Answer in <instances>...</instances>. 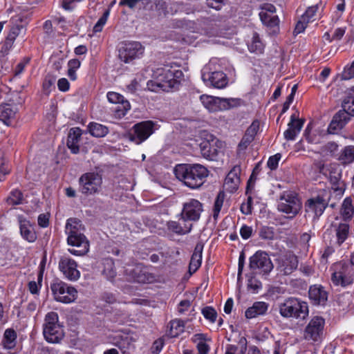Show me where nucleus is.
<instances>
[{"mask_svg":"<svg viewBox=\"0 0 354 354\" xmlns=\"http://www.w3.org/2000/svg\"><path fill=\"white\" fill-rule=\"evenodd\" d=\"M249 268L250 270L259 272L260 274H267L270 272L274 266L266 252L257 251L250 258Z\"/></svg>","mask_w":354,"mask_h":354,"instance_id":"12","label":"nucleus"},{"mask_svg":"<svg viewBox=\"0 0 354 354\" xmlns=\"http://www.w3.org/2000/svg\"><path fill=\"white\" fill-rule=\"evenodd\" d=\"M89 133L94 137L102 138L109 133L106 126L96 122H91L88 126Z\"/></svg>","mask_w":354,"mask_h":354,"instance_id":"35","label":"nucleus"},{"mask_svg":"<svg viewBox=\"0 0 354 354\" xmlns=\"http://www.w3.org/2000/svg\"><path fill=\"white\" fill-rule=\"evenodd\" d=\"M20 233L22 237L28 242H34L37 239L36 233L28 221L19 220Z\"/></svg>","mask_w":354,"mask_h":354,"instance_id":"30","label":"nucleus"},{"mask_svg":"<svg viewBox=\"0 0 354 354\" xmlns=\"http://www.w3.org/2000/svg\"><path fill=\"white\" fill-rule=\"evenodd\" d=\"M324 151L329 152L331 154L337 151L338 145L334 142H329L324 147Z\"/></svg>","mask_w":354,"mask_h":354,"instance_id":"59","label":"nucleus"},{"mask_svg":"<svg viewBox=\"0 0 354 354\" xmlns=\"http://www.w3.org/2000/svg\"><path fill=\"white\" fill-rule=\"evenodd\" d=\"M77 264L73 259L64 257L59 262V268L64 277L70 281H77L80 277Z\"/></svg>","mask_w":354,"mask_h":354,"instance_id":"18","label":"nucleus"},{"mask_svg":"<svg viewBox=\"0 0 354 354\" xmlns=\"http://www.w3.org/2000/svg\"><path fill=\"white\" fill-rule=\"evenodd\" d=\"M102 264L104 267L102 274L108 280L113 281L116 276L115 264L113 259L109 258L104 259Z\"/></svg>","mask_w":354,"mask_h":354,"instance_id":"34","label":"nucleus"},{"mask_svg":"<svg viewBox=\"0 0 354 354\" xmlns=\"http://www.w3.org/2000/svg\"><path fill=\"white\" fill-rule=\"evenodd\" d=\"M303 124L304 120L297 119L295 115H292L290 121L288 124V129L283 133L285 139L287 140H294L301 131Z\"/></svg>","mask_w":354,"mask_h":354,"instance_id":"25","label":"nucleus"},{"mask_svg":"<svg viewBox=\"0 0 354 354\" xmlns=\"http://www.w3.org/2000/svg\"><path fill=\"white\" fill-rule=\"evenodd\" d=\"M16 111L10 104L0 106V121L6 125L11 124V120L15 118Z\"/></svg>","mask_w":354,"mask_h":354,"instance_id":"32","label":"nucleus"},{"mask_svg":"<svg viewBox=\"0 0 354 354\" xmlns=\"http://www.w3.org/2000/svg\"><path fill=\"white\" fill-rule=\"evenodd\" d=\"M192 226V223H187L186 222H185L183 225L176 221H169L167 223V227L171 232L180 235L189 233Z\"/></svg>","mask_w":354,"mask_h":354,"instance_id":"33","label":"nucleus"},{"mask_svg":"<svg viewBox=\"0 0 354 354\" xmlns=\"http://www.w3.org/2000/svg\"><path fill=\"white\" fill-rule=\"evenodd\" d=\"M254 139L247 134L245 133L242 138L240 143L239 144L238 148L239 151L245 150L248 146L252 142Z\"/></svg>","mask_w":354,"mask_h":354,"instance_id":"54","label":"nucleus"},{"mask_svg":"<svg viewBox=\"0 0 354 354\" xmlns=\"http://www.w3.org/2000/svg\"><path fill=\"white\" fill-rule=\"evenodd\" d=\"M324 326L325 319L322 317H313L304 330V339L310 343L321 342L324 337Z\"/></svg>","mask_w":354,"mask_h":354,"instance_id":"7","label":"nucleus"},{"mask_svg":"<svg viewBox=\"0 0 354 354\" xmlns=\"http://www.w3.org/2000/svg\"><path fill=\"white\" fill-rule=\"evenodd\" d=\"M29 62V57H24L20 62L17 64L13 71L14 77H19L21 75Z\"/></svg>","mask_w":354,"mask_h":354,"instance_id":"48","label":"nucleus"},{"mask_svg":"<svg viewBox=\"0 0 354 354\" xmlns=\"http://www.w3.org/2000/svg\"><path fill=\"white\" fill-rule=\"evenodd\" d=\"M191 303L189 300L185 299L180 302L178 311L179 313L183 314L188 310L190 307Z\"/></svg>","mask_w":354,"mask_h":354,"instance_id":"61","label":"nucleus"},{"mask_svg":"<svg viewBox=\"0 0 354 354\" xmlns=\"http://www.w3.org/2000/svg\"><path fill=\"white\" fill-rule=\"evenodd\" d=\"M21 29H23L22 26L16 25L12 26L6 37L5 44L11 46L16 37L19 35Z\"/></svg>","mask_w":354,"mask_h":354,"instance_id":"46","label":"nucleus"},{"mask_svg":"<svg viewBox=\"0 0 354 354\" xmlns=\"http://www.w3.org/2000/svg\"><path fill=\"white\" fill-rule=\"evenodd\" d=\"M185 322L180 319H174L170 322V329L168 335L171 337H176L184 332Z\"/></svg>","mask_w":354,"mask_h":354,"instance_id":"37","label":"nucleus"},{"mask_svg":"<svg viewBox=\"0 0 354 354\" xmlns=\"http://www.w3.org/2000/svg\"><path fill=\"white\" fill-rule=\"evenodd\" d=\"M82 225L77 218H70L67 220L65 232L68 235L67 243L76 248H69L68 252L75 256L86 254L89 250V242L81 232Z\"/></svg>","mask_w":354,"mask_h":354,"instance_id":"2","label":"nucleus"},{"mask_svg":"<svg viewBox=\"0 0 354 354\" xmlns=\"http://www.w3.org/2000/svg\"><path fill=\"white\" fill-rule=\"evenodd\" d=\"M82 136V131L80 128L71 129L67 138V147L73 153H77L80 151L79 141Z\"/></svg>","mask_w":354,"mask_h":354,"instance_id":"28","label":"nucleus"},{"mask_svg":"<svg viewBox=\"0 0 354 354\" xmlns=\"http://www.w3.org/2000/svg\"><path fill=\"white\" fill-rule=\"evenodd\" d=\"M147 4H151V8L155 6V9L158 11L162 12L166 15L169 13L168 6L169 3L165 1V0H146Z\"/></svg>","mask_w":354,"mask_h":354,"instance_id":"44","label":"nucleus"},{"mask_svg":"<svg viewBox=\"0 0 354 354\" xmlns=\"http://www.w3.org/2000/svg\"><path fill=\"white\" fill-rule=\"evenodd\" d=\"M342 108L346 110L351 116H354V97L349 99L348 101H344Z\"/></svg>","mask_w":354,"mask_h":354,"instance_id":"55","label":"nucleus"},{"mask_svg":"<svg viewBox=\"0 0 354 354\" xmlns=\"http://www.w3.org/2000/svg\"><path fill=\"white\" fill-rule=\"evenodd\" d=\"M174 172L179 180L191 189L200 187L209 174L208 169L201 164H179Z\"/></svg>","mask_w":354,"mask_h":354,"instance_id":"1","label":"nucleus"},{"mask_svg":"<svg viewBox=\"0 0 354 354\" xmlns=\"http://www.w3.org/2000/svg\"><path fill=\"white\" fill-rule=\"evenodd\" d=\"M259 17L263 24L268 26L275 27L279 24V21L278 17L274 14L261 11L259 13Z\"/></svg>","mask_w":354,"mask_h":354,"instance_id":"41","label":"nucleus"},{"mask_svg":"<svg viewBox=\"0 0 354 354\" xmlns=\"http://www.w3.org/2000/svg\"><path fill=\"white\" fill-rule=\"evenodd\" d=\"M214 65L209 62L202 70V80L209 86L223 88L228 84V78L225 73L221 71H213Z\"/></svg>","mask_w":354,"mask_h":354,"instance_id":"8","label":"nucleus"},{"mask_svg":"<svg viewBox=\"0 0 354 354\" xmlns=\"http://www.w3.org/2000/svg\"><path fill=\"white\" fill-rule=\"evenodd\" d=\"M341 214L345 221L351 219L354 214V207L352 205V200L351 198H346L342 203Z\"/></svg>","mask_w":354,"mask_h":354,"instance_id":"38","label":"nucleus"},{"mask_svg":"<svg viewBox=\"0 0 354 354\" xmlns=\"http://www.w3.org/2000/svg\"><path fill=\"white\" fill-rule=\"evenodd\" d=\"M328 206V201L324 196L318 195L308 199L305 203L307 214H312L313 218H318Z\"/></svg>","mask_w":354,"mask_h":354,"instance_id":"16","label":"nucleus"},{"mask_svg":"<svg viewBox=\"0 0 354 354\" xmlns=\"http://www.w3.org/2000/svg\"><path fill=\"white\" fill-rule=\"evenodd\" d=\"M225 198V194L223 191L219 192L216 197L213 207V217L215 220H216L219 216L220 212L223 205Z\"/></svg>","mask_w":354,"mask_h":354,"instance_id":"43","label":"nucleus"},{"mask_svg":"<svg viewBox=\"0 0 354 354\" xmlns=\"http://www.w3.org/2000/svg\"><path fill=\"white\" fill-rule=\"evenodd\" d=\"M350 116L351 115L344 108L339 111L333 116L328 127V131L330 133H335V131L342 129L349 120Z\"/></svg>","mask_w":354,"mask_h":354,"instance_id":"23","label":"nucleus"},{"mask_svg":"<svg viewBox=\"0 0 354 354\" xmlns=\"http://www.w3.org/2000/svg\"><path fill=\"white\" fill-rule=\"evenodd\" d=\"M354 268L348 263H339L334 266L331 281L334 286L345 288L353 283Z\"/></svg>","mask_w":354,"mask_h":354,"instance_id":"10","label":"nucleus"},{"mask_svg":"<svg viewBox=\"0 0 354 354\" xmlns=\"http://www.w3.org/2000/svg\"><path fill=\"white\" fill-rule=\"evenodd\" d=\"M318 7L317 6H310L309 7L305 13L301 16V19L306 23H308L311 21H313V17L315 15L317 11Z\"/></svg>","mask_w":354,"mask_h":354,"instance_id":"50","label":"nucleus"},{"mask_svg":"<svg viewBox=\"0 0 354 354\" xmlns=\"http://www.w3.org/2000/svg\"><path fill=\"white\" fill-rule=\"evenodd\" d=\"M154 122L151 120L136 124L129 133L130 140L139 145L146 140L153 133Z\"/></svg>","mask_w":354,"mask_h":354,"instance_id":"14","label":"nucleus"},{"mask_svg":"<svg viewBox=\"0 0 354 354\" xmlns=\"http://www.w3.org/2000/svg\"><path fill=\"white\" fill-rule=\"evenodd\" d=\"M252 233V228L250 226L244 225L240 230V234L243 239H249Z\"/></svg>","mask_w":354,"mask_h":354,"instance_id":"56","label":"nucleus"},{"mask_svg":"<svg viewBox=\"0 0 354 354\" xmlns=\"http://www.w3.org/2000/svg\"><path fill=\"white\" fill-rule=\"evenodd\" d=\"M329 180L333 189L341 193L344 190V185L341 182L342 170L337 164H330L328 168Z\"/></svg>","mask_w":354,"mask_h":354,"instance_id":"24","label":"nucleus"},{"mask_svg":"<svg viewBox=\"0 0 354 354\" xmlns=\"http://www.w3.org/2000/svg\"><path fill=\"white\" fill-rule=\"evenodd\" d=\"M203 210V205L200 201L190 199L183 204L180 218L184 222L197 221Z\"/></svg>","mask_w":354,"mask_h":354,"instance_id":"15","label":"nucleus"},{"mask_svg":"<svg viewBox=\"0 0 354 354\" xmlns=\"http://www.w3.org/2000/svg\"><path fill=\"white\" fill-rule=\"evenodd\" d=\"M202 314L207 319H209L212 323L215 322L217 313L216 311L210 306H207L202 310Z\"/></svg>","mask_w":354,"mask_h":354,"instance_id":"49","label":"nucleus"},{"mask_svg":"<svg viewBox=\"0 0 354 354\" xmlns=\"http://www.w3.org/2000/svg\"><path fill=\"white\" fill-rule=\"evenodd\" d=\"M301 208V203L297 195L292 192H285L279 197L277 209L279 211L295 216Z\"/></svg>","mask_w":354,"mask_h":354,"instance_id":"11","label":"nucleus"},{"mask_svg":"<svg viewBox=\"0 0 354 354\" xmlns=\"http://www.w3.org/2000/svg\"><path fill=\"white\" fill-rule=\"evenodd\" d=\"M102 299L110 304H114L116 302V298L113 293L111 292H104L102 295Z\"/></svg>","mask_w":354,"mask_h":354,"instance_id":"64","label":"nucleus"},{"mask_svg":"<svg viewBox=\"0 0 354 354\" xmlns=\"http://www.w3.org/2000/svg\"><path fill=\"white\" fill-rule=\"evenodd\" d=\"M218 140L212 135L202 140L199 146L203 157L210 160H215L218 153Z\"/></svg>","mask_w":354,"mask_h":354,"instance_id":"17","label":"nucleus"},{"mask_svg":"<svg viewBox=\"0 0 354 354\" xmlns=\"http://www.w3.org/2000/svg\"><path fill=\"white\" fill-rule=\"evenodd\" d=\"M248 348V342L245 337L239 340V346L227 344L225 354H245Z\"/></svg>","mask_w":354,"mask_h":354,"instance_id":"31","label":"nucleus"},{"mask_svg":"<svg viewBox=\"0 0 354 354\" xmlns=\"http://www.w3.org/2000/svg\"><path fill=\"white\" fill-rule=\"evenodd\" d=\"M309 298L315 304L324 305L328 299V293L321 286L314 285L310 287Z\"/></svg>","mask_w":354,"mask_h":354,"instance_id":"26","label":"nucleus"},{"mask_svg":"<svg viewBox=\"0 0 354 354\" xmlns=\"http://www.w3.org/2000/svg\"><path fill=\"white\" fill-rule=\"evenodd\" d=\"M353 77H354V62L349 68L344 69L342 74L343 80H350Z\"/></svg>","mask_w":354,"mask_h":354,"instance_id":"57","label":"nucleus"},{"mask_svg":"<svg viewBox=\"0 0 354 354\" xmlns=\"http://www.w3.org/2000/svg\"><path fill=\"white\" fill-rule=\"evenodd\" d=\"M203 250V244L198 243L195 246L189 266V271L191 274L195 272L201 265Z\"/></svg>","mask_w":354,"mask_h":354,"instance_id":"29","label":"nucleus"},{"mask_svg":"<svg viewBox=\"0 0 354 354\" xmlns=\"http://www.w3.org/2000/svg\"><path fill=\"white\" fill-rule=\"evenodd\" d=\"M110 15V9L108 8L105 10L102 16L98 19L97 23L95 24L93 27L94 32H100L102 30L104 26L106 24L109 16Z\"/></svg>","mask_w":354,"mask_h":354,"instance_id":"47","label":"nucleus"},{"mask_svg":"<svg viewBox=\"0 0 354 354\" xmlns=\"http://www.w3.org/2000/svg\"><path fill=\"white\" fill-rule=\"evenodd\" d=\"M49 224V217L48 214H41L38 216V225L42 227H46Z\"/></svg>","mask_w":354,"mask_h":354,"instance_id":"60","label":"nucleus"},{"mask_svg":"<svg viewBox=\"0 0 354 354\" xmlns=\"http://www.w3.org/2000/svg\"><path fill=\"white\" fill-rule=\"evenodd\" d=\"M198 354H207L209 351V346L205 342L197 344Z\"/></svg>","mask_w":354,"mask_h":354,"instance_id":"63","label":"nucleus"},{"mask_svg":"<svg viewBox=\"0 0 354 354\" xmlns=\"http://www.w3.org/2000/svg\"><path fill=\"white\" fill-rule=\"evenodd\" d=\"M281 154L277 153L269 158L267 165L271 170H274L277 168L279 161L281 159Z\"/></svg>","mask_w":354,"mask_h":354,"instance_id":"52","label":"nucleus"},{"mask_svg":"<svg viewBox=\"0 0 354 354\" xmlns=\"http://www.w3.org/2000/svg\"><path fill=\"white\" fill-rule=\"evenodd\" d=\"M50 289L55 299L64 304L73 302L77 296V291L75 288L58 279L50 284Z\"/></svg>","mask_w":354,"mask_h":354,"instance_id":"9","label":"nucleus"},{"mask_svg":"<svg viewBox=\"0 0 354 354\" xmlns=\"http://www.w3.org/2000/svg\"><path fill=\"white\" fill-rule=\"evenodd\" d=\"M200 100L209 112H217L238 106L241 103L239 98H221L208 95H201Z\"/></svg>","mask_w":354,"mask_h":354,"instance_id":"5","label":"nucleus"},{"mask_svg":"<svg viewBox=\"0 0 354 354\" xmlns=\"http://www.w3.org/2000/svg\"><path fill=\"white\" fill-rule=\"evenodd\" d=\"M79 191L86 195L98 194L102 189V176L97 172H87L82 174L79 180Z\"/></svg>","mask_w":354,"mask_h":354,"instance_id":"6","label":"nucleus"},{"mask_svg":"<svg viewBox=\"0 0 354 354\" xmlns=\"http://www.w3.org/2000/svg\"><path fill=\"white\" fill-rule=\"evenodd\" d=\"M339 160L344 165L351 164L354 162V146L345 147L341 151Z\"/></svg>","mask_w":354,"mask_h":354,"instance_id":"39","label":"nucleus"},{"mask_svg":"<svg viewBox=\"0 0 354 354\" xmlns=\"http://www.w3.org/2000/svg\"><path fill=\"white\" fill-rule=\"evenodd\" d=\"M269 304L264 301H255L252 306L249 307L245 312L247 319H253L258 316L266 314Z\"/></svg>","mask_w":354,"mask_h":354,"instance_id":"27","label":"nucleus"},{"mask_svg":"<svg viewBox=\"0 0 354 354\" xmlns=\"http://www.w3.org/2000/svg\"><path fill=\"white\" fill-rule=\"evenodd\" d=\"M57 86L59 91L66 92L69 89L70 84L67 79L61 78L57 82Z\"/></svg>","mask_w":354,"mask_h":354,"instance_id":"58","label":"nucleus"},{"mask_svg":"<svg viewBox=\"0 0 354 354\" xmlns=\"http://www.w3.org/2000/svg\"><path fill=\"white\" fill-rule=\"evenodd\" d=\"M259 129V123L258 121H254L251 125L245 131V134L251 136L253 139Z\"/></svg>","mask_w":354,"mask_h":354,"instance_id":"53","label":"nucleus"},{"mask_svg":"<svg viewBox=\"0 0 354 354\" xmlns=\"http://www.w3.org/2000/svg\"><path fill=\"white\" fill-rule=\"evenodd\" d=\"M144 53V48L137 41L125 42L119 49V58L124 63H130L140 58Z\"/></svg>","mask_w":354,"mask_h":354,"instance_id":"13","label":"nucleus"},{"mask_svg":"<svg viewBox=\"0 0 354 354\" xmlns=\"http://www.w3.org/2000/svg\"><path fill=\"white\" fill-rule=\"evenodd\" d=\"M17 334L11 328L6 329L3 335V345L7 349L12 348L16 344Z\"/></svg>","mask_w":354,"mask_h":354,"instance_id":"36","label":"nucleus"},{"mask_svg":"<svg viewBox=\"0 0 354 354\" xmlns=\"http://www.w3.org/2000/svg\"><path fill=\"white\" fill-rule=\"evenodd\" d=\"M161 73H159V81L157 86L162 90L168 91L169 89L175 88L178 86V82H175L173 75V66H166L159 69Z\"/></svg>","mask_w":354,"mask_h":354,"instance_id":"19","label":"nucleus"},{"mask_svg":"<svg viewBox=\"0 0 354 354\" xmlns=\"http://www.w3.org/2000/svg\"><path fill=\"white\" fill-rule=\"evenodd\" d=\"M43 334L46 340L50 343H59L64 337L63 326L59 322V316L56 312H49L46 315Z\"/></svg>","mask_w":354,"mask_h":354,"instance_id":"4","label":"nucleus"},{"mask_svg":"<svg viewBox=\"0 0 354 354\" xmlns=\"http://www.w3.org/2000/svg\"><path fill=\"white\" fill-rule=\"evenodd\" d=\"M24 200L22 192L19 189L12 191L7 198V203L11 205L21 204Z\"/></svg>","mask_w":354,"mask_h":354,"instance_id":"45","label":"nucleus"},{"mask_svg":"<svg viewBox=\"0 0 354 354\" xmlns=\"http://www.w3.org/2000/svg\"><path fill=\"white\" fill-rule=\"evenodd\" d=\"M240 167L234 166L227 174L224 182V187L227 192L233 193L237 190L240 184Z\"/></svg>","mask_w":354,"mask_h":354,"instance_id":"22","label":"nucleus"},{"mask_svg":"<svg viewBox=\"0 0 354 354\" xmlns=\"http://www.w3.org/2000/svg\"><path fill=\"white\" fill-rule=\"evenodd\" d=\"M349 225L343 223H339L336 229L337 243L340 246L347 239L349 232Z\"/></svg>","mask_w":354,"mask_h":354,"instance_id":"40","label":"nucleus"},{"mask_svg":"<svg viewBox=\"0 0 354 354\" xmlns=\"http://www.w3.org/2000/svg\"><path fill=\"white\" fill-rule=\"evenodd\" d=\"M248 48L251 52L262 53L264 48V45L257 32L253 33L252 41L250 44H248Z\"/></svg>","mask_w":354,"mask_h":354,"instance_id":"42","label":"nucleus"},{"mask_svg":"<svg viewBox=\"0 0 354 354\" xmlns=\"http://www.w3.org/2000/svg\"><path fill=\"white\" fill-rule=\"evenodd\" d=\"M108 100L113 104H118L115 109V111L119 116H124L130 109L131 106L127 100H124V97L115 92H109L107 93Z\"/></svg>","mask_w":354,"mask_h":354,"instance_id":"21","label":"nucleus"},{"mask_svg":"<svg viewBox=\"0 0 354 354\" xmlns=\"http://www.w3.org/2000/svg\"><path fill=\"white\" fill-rule=\"evenodd\" d=\"M279 313L285 318L305 319L308 315V306L305 301L289 297L279 305Z\"/></svg>","mask_w":354,"mask_h":354,"instance_id":"3","label":"nucleus"},{"mask_svg":"<svg viewBox=\"0 0 354 354\" xmlns=\"http://www.w3.org/2000/svg\"><path fill=\"white\" fill-rule=\"evenodd\" d=\"M83 0H62V8L64 10H72L74 8V6L73 5L75 3L81 2Z\"/></svg>","mask_w":354,"mask_h":354,"instance_id":"62","label":"nucleus"},{"mask_svg":"<svg viewBox=\"0 0 354 354\" xmlns=\"http://www.w3.org/2000/svg\"><path fill=\"white\" fill-rule=\"evenodd\" d=\"M207 31L206 34L210 37L212 36H218L220 34L219 29L216 24V23L213 21H208L207 23Z\"/></svg>","mask_w":354,"mask_h":354,"instance_id":"51","label":"nucleus"},{"mask_svg":"<svg viewBox=\"0 0 354 354\" xmlns=\"http://www.w3.org/2000/svg\"><path fill=\"white\" fill-rule=\"evenodd\" d=\"M297 266V257L292 253H288L279 259L277 270L281 274L288 275L295 270Z\"/></svg>","mask_w":354,"mask_h":354,"instance_id":"20","label":"nucleus"}]
</instances>
